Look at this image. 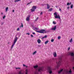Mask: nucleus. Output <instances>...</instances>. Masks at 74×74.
Returning a JSON list of instances; mask_svg holds the SVG:
<instances>
[{
  "label": "nucleus",
  "mask_w": 74,
  "mask_h": 74,
  "mask_svg": "<svg viewBox=\"0 0 74 74\" xmlns=\"http://www.w3.org/2000/svg\"><path fill=\"white\" fill-rule=\"evenodd\" d=\"M8 44H9V43H8Z\"/></svg>",
  "instance_id": "obj_52"
},
{
  "label": "nucleus",
  "mask_w": 74,
  "mask_h": 74,
  "mask_svg": "<svg viewBox=\"0 0 74 74\" xmlns=\"http://www.w3.org/2000/svg\"><path fill=\"white\" fill-rule=\"evenodd\" d=\"M16 69H21V68H16Z\"/></svg>",
  "instance_id": "obj_32"
},
{
  "label": "nucleus",
  "mask_w": 74,
  "mask_h": 74,
  "mask_svg": "<svg viewBox=\"0 0 74 74\" xmlns=\"http://www.w3.org/2000/svg\"><path fill=\"white\" fill-rule=\"evenodd\" d=\"M38 17H37V18L35 20V21H37V20H38Z\"/></svg>",
  "instance_id": "obj_30"
},
{
  "label": "nucleus",
  "mask_w": 74,
  "mask_h": 74,
  "mask_svg": "<svg viewBox=\"0 0 74 74\" xmlns=\"http://www.w3.org/2000/svg\"><path fill=\"white\" fill-rule=\"evenodd\" d=\"M47 69L49 70V74H51L52 73V71H51V68L50 67H48L47 68Z\"/></svg>",
  "instance_id": "obj_7"
},
{
  "label": "nucleus",
  "mask_w": 74,
  "mask_h": 74,
  "mask_svg": "<svg viewBox=\"0 0 74 74\" xmlns=\"http://www.w3.org/2000/svg\"><path fill=\"white\" fill-rule=\"evenodd\" d=\"M30 15H28L26 19V21H30Z\"/></svg>",
  "instance_id": "obj_6"
},
{
  "label": "nucleus",
  "mask_w": 74,
  "mask_h": 74,
  "mask_svg": "<svg viewBox=\"0 0 74 74\" xmlns=\"http://www.w3.org/2000/svg\"><path fill=\"white\" fill-rule=\"evenodd\" d=\"M48 42H49V41L48 40L46 41L45 42V44H47Z\"/></svg>",
  "instance_id": "obj_21"
},
{
  "label": "nucleus",
  "mask_w": 74,
  "mask_h": 74,
  "mask_svg": "<svg viewBox=\"0 0 74 74\" xmlns=\"http://www.w3.org/2000/svg\"><path fill=\"white\" fill-rule=\"evenodd\" d=\"M1 14H2V15H3V13H2Z\"/></svg>",
  "instance_id": "obj_50"
},
{
  "label": "nucleus",
  "mask_w": 74,
  "mask_h": 74,
  "mask_svg": "<svg viewBox=\"0 0 74 74\" xmlns=\"http://www.w3.org/2000/svg\"><path fill=\"white\" fill-rule=\"evenodd\" d=\"M37 67H38V65H36L34 66V69H36L37 68Z\"/></svg>",
  "instance_id": "obj_17"
},
{
  "label": "nucleus",
  "mask_w": 74,
  "mask_h": 74,
  "mask_svg": "<svg viewBox=\"0 0 74 74\" xmlns=\"http://www.w3.org/2000/svg\"><path fill=\"white\" fill-rule=\"evenodd\" d=\"M31 37H34V36H33V35H31Z\"/></svg>",
  "instance_id": "obj_37"
},
{
  "label": "nucleus",
  "mask_w": 74,
  "mask_h": 74,
  "mask_svg": "<svg viewBox=\"0 0 74 74\" xmlns=\"http://www.w3.org/2000/svg\"><path fill=\"white\" fill-rule=\"evenodd\" d=\"M37 8V6H36L34 5L32 7V8L31 9V10L32 12H33L35 11L36 9Z\"/></svg>",
  "instance_id": "obj_4"
},
{
  "label": "nucleus",
  "mask_w": 74,
  "mask_h": 74,
  "mask_svg": "<svg viewBox=\"0 0 74 74\" xmlns=\"http://www.w3.org/2000/svg\"><path fill=\"white\" fill-rule=\"evenodd\" d=\"M25 73L26 74H27L28 73V70L27 69H26Z\"/></svg>",
  "instance_id": "obj_14"
},
{
  "label": "nucleus",
  "mask_w": 74,
  "mask_h": 74,
  "mask_svg": "<svg viewBox=\"0 0 74 74\" xmlns=\"http://www.w3.org/2000/svg\"><path fill=\"white\" fill-rule=\"evenodd\" d=\"M42 14V12H41L40 13V15H41Z\"/></svg>",
  "instance_id": "obj_43"
},
{
  "label": "nucleus",
  "mask_w": 74,
  "mask_h": 74,
  "mask_svg": "<svg viewBox=\"0 0 74 74\" xmlns=\"http://www.w3.org/2000/svg\"><path fill=\"white\" fill-rule=\"evenodd\" d=\"M53 24H54V25H55V24H56V23H55V21H53Z\"/></svg>",
  "instance_id": "obj_29"
},
{
  "label": "nucleus",
  "mask_w": 74,
  "mask_h": 74,
  "mask_svg": "<svg viewBox=\"0 0 74 74\" xmlns=\"http://www.w3.org/2000/svg\"><path fill=\"white\" fill-rule=\"evenodd\" d=\"M23 27V24H22V23H21V27Z\"/></svg>",
  "instance_id": "obj_35"
},
{
  "label": "nucleus",
  "mask_w": 74,
  "mask_h": 74,
  "mask_svg": "<svg viewBox=\"0 0 74 74\" xmlns=\"http://www.w3.org/2000/svg\"><path fill=\"white\" fill-rule=\"evenodd\" d=\"M52 8H50L49 9V10H48V11H52Z\"/></svg>",
  "instance_id": "obj_18"
},
{
  "label": "nucleus",
  "mask_w": 74,
  "mask_h": 74,
  "mask_svg": "<svg viewBox=\"0 0 74 74\" xmlns=\"http://www.w3.org/2000/svg\"><path fill=\"white\" fill-rule=\"evenodd\" d=\"M17 40H18V37H16L15 38L14 40V43L11 46V49H12V48H13V47L14 46L15 44V43H16V41H17Z\"/></svg>",
  "instance_id": "obj_2"
},
{
  "label": "nucleus",
  "mask_w": 74,
  "mask_h": 74,
  "mask_svg": "<svg viewBox=\"0 0 74 74\" xmlns=\"http://www.w3.org/2000/svg\"><path fill=\"white\" fill-rule=\"evenodd\" d=\"M51 42H53V41H54V39H51Z\"/></svg>",
  "instance_id": "obj_26"
},
{
  "label": "nucleus",
  "mask_w": 74,
  "mask_h": 74,
  "mask_svg": "<svg viewBox=\"0 0 74 74\" xmlns=\"http://www.w3.org/2000/svg\"><path fill=\"white\" fill-rule=\"evenodd\" d=\"M5 16H4L3 17V19H5Z\"/></svg>",
  "instance_id": "obj_33"
},
{
  "label": "nucleus",
  "mask_w": 74,
  "mask_h": 74,
  "mask_svg": "<svg viewBox=\"0 0 74 74\" xmlns=\"http://www.w3.org/2000/svg\"><path fill=\"white\" fill-rule=\"evenodd\" d=\"M23 66L24 67H25V66H26V65H25L23 64Z\"/></svg>",
  "instance_id": "obj_42"
},
{
  "label": "nucleus",
  "mask_w": 74,
  "mask_h": 74,
  "mask_svg": "<svg viewBox=\"0 0 74 74\" xmlns=\"http://www.w3.org/2000/svg\"><path fill=\"white\" fill-rule=\"evenodd\" d=\"M56 29V26H55L54 27L52 28L51 30H55Z\"/></svg>",
  "instance_id": "obj_8"
},
{
  "label": "nucleus",
  "mask_w": 74,
  "mask_h": 74,
  "mask_svg": "<svg viewBox=\"0 0 74 74\" xmlns=\"http://www.w3.org/2000/svg\"><path fill=\"white\" fill-rule=\"evenodd\" d=\"M73 70H74V67H73Z\"/></svg>",
  "instance_id": "obj_49"
},
{
  "label": "nucleus",
  "mask_w": 74,
  "mask_h": 74,
  "mask_svg": "<svg viewBox=\"0 0 74 74\" xmlns=\"http://www.w3.org/2000/svg\"><path fill=\"white\" fill-rule=\"evenodd\" d=\"M36 53H37V51H35V52H34L33 53V54L34 55V54H36Z\"/></svg>",
  "instance_id": "obj_23"
},
{
  "label": "nucleus",
  "mask_w": 74,
  "mask_h": 74,
  "mask_svg": "<svg viewBox=\"0 0 74 74\" xmlns=\"http://www.w3.org/2000/svg\"><path fill=\"white\" fill-rule=\"evenodd\" d=\"M54 15L56 16L55 17V18H56V19L58 18L59 19H60V15H59V14L58 15H57V12H55L54 14Z\"/></svg>",
  "instance_id": "obj_3"
},
{
  "label": "nucleus",
  "mask_w": 74,
  "mask_h": 74,
  "mask_svg": "<svg viewBox=\"0 0 74 74\" xmlns=\"http://www.w3.org/2000/svg\"><path fill=\"white\" fill-rule=\"evenodd\" d=\"M25 67H27V66L25 65Z\"/></svg>",
  "instance_id": "obj_48"
},
{
  "label": "nucleus",
  "mask_w": 74,
  "mask_h": 74,
  "mask_svg": "<svg viewBox=\"0 0 74 74\" xmlns=\"http://www.w3.org/2000/svg\"><path fill=\"white\" fill-rule=\"evenodd\" d=\"M32 34H35V33H34V32H33V33H32Z\"/></svg>",
  "instance_id": "obj_46"
},
{
  "label": "nucleus",
  "mask_w": 74,
  "mask_h": 74,
  "mask_svg": "<svg viewBox=\"0 0 74 74\" xmlns=\"http://www.w3.org/2000/svg\"><path fill=\"white\" fill-rule=\"evenodd\" d=\"M69 73H72V72L71 71V69H70V71L69 72Z\"/></svg>",
  "instance_id": "obj_25"
},
{
  "label": "nucleus",
  "mask_w": 74,
  "mask_h": 74,
  "mask_svg": "<svg viewBox=\"0 0 74 74\" xmlns=\"http://www.w3.org/2000/svg\"><path fill=\"white\" fill-rule=\"evenodd\" d=\"M26 34H28V35H30V33H27Z\"/></svg>",
  "instance_id": "obj_38"
},
{
  "label": "nucleus",
  "mask_w": 74,
  "mask_h": 74,
  "mask_svg": "<svg viewBox=\"0 0 74 74\" xmlns=\"http://www.w3.org/2000/svg\"><path fill=\"white\" fill-rule=\"evenodd\" d=\"M63 69H62L60 71H58V74H60V73H61L63 71Z\"/></svg>",
  "instance_id": "obj_13"
},
{
  "label": "nucleus",
  "mask_w": 74,
  "mask_h": 74,
  "mask_svg": "<svg viewBox=\"0 0 74 74\" xmlns=\"http://www.w3.org/2000/svg\"><path fill=\"white\" fill-rule=\"evenodd\" d=\"M70 47H69L68 49V50H70Z\"/></svg>",
  "instance_id": "obj_41"
},
{
  "label": "nucleus",
  "mask_w": 74,
  "mask_h": 74,
  "mask_svg": "<svg viewBox=\"0 0 74 74\" xmlns=\"http://www.w3.org/2000/svg\"><path fill=\"white\" fill-rule=\"evenodd\" d=\"M38 28L37 27H35L34 29V30H35V32H38V33H45L47 32L45 29H42L39 31L36 30H38Z\"/></svg>",
  "instance_id": "obj_1"
},
{
  "label": "nucleus",
  "mask_w": 74,
  "mask_h": 74,
  "mask_svg": "<svg viewBox=\"0 0 74 74\" xmlns=\"http://www.w3.org/2000/svg\"><path fill=\"white\" fill-rule=\"evenodd\" d=\"M61 62H62V57L59 58V61L58 62H57V63L58 64V66H59L60 65V63H61Z\"/></svg>",
  "instance_id": "obj_5"
},
{
  "label": "nucleus",
  "mask_w": 74,
  "mask_h": 74,
  "mask_svg": "<svg viewBox=\"0 0 74 74\" xmlns=\"http://www.w3.org/2000/svg\"><path fill=\"white\" fill-rule=\"evenodd\" d=\"M42 71V67H39V69H38V71Z\"/></svg>",
  "instance_id": "obj_9"
},
{
  "label": "nucleus",
  "mask_w": 74,
  "mask_h": 74,
  "mask_svg": "<svg viewBox=\"0 0 74 74\" xmlns=\"http://www.w3.org/2000/svg\"><path fill=\"white\" fill-rule=\"evenodd\" d=\"M47 36L45 35V36L44 37H43L42 38V39H44V38H47Z\"/></svg>",
  "instance_id": "obj_19"
},
{
  "label": "nucleus",
  "mask_w": 74,
  "mask_h": 74,
  "mask_svg": "<svg viewBox=\"0 0 74 74\" xmlns=\"http://www.w3.org/2000/svg\"><path fill=\"white\" fill-rule=\"evenodd\" d=\"M69 8H70V7L69 6L67 8V9H68V10H69Z\"/></svg>",
  "instance_id": "obj_36"
},
{
  "label": "nucleus",
  "mask_w": 74,
  "mask_h": 74,
  "mask_svg": "<svg viewBox=\"0 0 74 74\" xmlns=\"http://www.w3.org/2000/svg\"><path fill=\"white\" fill-rule=\"evenodd\" d=\"M59 11H61V9L60 8L59 9Z\"/></svg>",
  "instance_id": "obj_44"
},
{
  "label": "nucleus",
  "mask_w": 74,
  "mask_h": 74,
  "mask_svg": "<svg viewBox=\"0 0 74 74\" xmlns=\"http://www.w3.org/2000/svg\"><path fill=\"white\" fill-rule=\"evenodd\" d=\"M32 3V2H30V3H28L27 4V5H29V4H30V3Z\"/></svg>",
  "instance_id": "obj_39"
},
{
  "label": "nucleus",
  "mask_w": 74,
  "mask_h": 74,
  "mask_svg": "<svg viewBox=\"0 0 74 74\" xmlns=\"http://www.w3.org/2000/svg\"><path fill=\"white\" fill-rule=\"evenodd\" d=\"M70 5V3H68L67 4V5Z\"/></svg>",
  "instance_id": "obj_31"
},
{
  "label": "nucleus",
  "mask_w": 74,
  "mask_h": 74,
  "mask_svg": "<svg viewBox=\"0 0 74 74\" xmlns=\"http://www.w3.org/2000/svg\"><path fill=\"white\" fill-rule=\"evenodd\" d=\"M17 31H19V28H18L17 29Z\"/></svg>",
  "instance_id": "obj_34"
},
{
  "label": "nucleus",
  "mask_w": 74,
  "mask_h": 74,
  "mask_svg": "<svg viewBox=\"0 0 74 74\" xmlns=\"http://www.w3.org/2000/svg\"><path fill=\"white\" fill-rule=\"evenodd\" d=\"M53 55L54 57H56V56H57V54H56V52L53 53Z\"/></svg>",
  "instance_id": "obj_10"
},
{
  "label": "nucleus",
  "mask_w": 74,
  "mask_h": 74,
  "mask_svg": "<svg viewBox=\"0 0 74 74\" xmlns=\"http://www.w3.org/2000/svg\"><path fill=\"white\" fill-rule=\"evenodd\" d=\"M35 74H38V72H36L35 73Z\"/></svg>",
  "instance_id": "obj_40"
},
{
  "label": "nucleus",
  "mask_w": 74,
  "mask_h": 74,
  "mask_svg": "<svg viewBox=\"0 0 74 74\" xmlns=\"http://www.w3.org/2000/svg\"><path fill=\"white\" fill-rule=\"evenodd\" d=\"M73 41V38H71V39L69 41V42H72V41Z\"/></svg>",
  "instance_id": "obj_24"
},
{
  "label": "nucleus",
  "mask_w": 74,
  "mask_h": 74,
  "mask_svg": "<svg viewBox=\"0 0 74 74\" xmlns=\"http://www.w3.org/2000/svg\"><path fill=\"white\" fill-rule=\"evenodd\" d=\"M21 1V0H16V1H15V2H17L18 1Z\"/></svg>",
  "instance_id": "obj_27"
},
{
  "label": "nucleus",
  "mask_w": 74,
  "mask_h": 74,
  "mask_svg": "<svg viewBox=\"0 0 74 74\" xmlns=\"http://www.w3.org/2000/svg\"><path fill=\"white\" fill-rule=\"evenodd\" d=\"M8 7H7L5 9L6 12H7V11H8Z\"/></svg>",
  "instance_id": "obj_16"
},
{
  "label": "nucleus",
  "mask_w": 74,
  "mask_h": 74,
  "mask_svg": "<svg viewBox=\"0 0 74 74\" xmlns=\"http://www.w3.org/2000/svg\"><path fill=\"white\" fill-rule=\"evenodd\" d=\"M71 2H70L69 3V5H71Z\"/></svg>",
  "instance_id": "obj_45"
},
{
  "label": "nucleus",
  "mask_w": 74,
  "mask_h": 74,
  "mask_svg": "<svg viewBox=\"0 0 74 74\" xmlns=\"http://www.w3.org/2000/svg\"><path fill=\"white\" fill-rule=\"evenodd\" d=\"M73 8V4H72L71 5V8Z\"/></svg>",
  "instance_id": "obj_22"
},
{
  "label": "nucleus",
  "mask_w": 74,
  "mask_h": 74,
  "mask_svg": "<svg viewBox=\"0 0 74 74\" xmlns=\"http://www.w3.org/2000/svg\"><path fill=\"white\" fill-rule=\"evenodd\" d=\"M56 8H58V6H56Z\"/></svg>",
  "instance_id": "obj_51"
},
{
  "label": "nucleus",
  "mask_w": 74,
  "mask_h": 74,
  "mask_svg": "<svg viewBox=\"0 0 74 74\" xmlns=\"http://www.w3.org/2000/svg\"><path fill=\"white\" fill-rule=\"evenodd\" d=\"M18 74H24L23 73H22V72L21 71H20L18 73Z\"/></svg>",
  "instance_id": "obj_20"
},
{
  "label": "nucleus",
  "mask_w": 74,
  "mask_h": 74,
  "mask_svg": "<svg viewBox=\"0 0 74 74\" xmlns=\"http://www.w3.org/2000/svg\"><path fill=\"white\" fill-rule=\"evenodd\" d=\"M47 5L48 9H49L50 8V6L48 3H47Z\"/></svg>",
  "instance_id": "obj_15"
},
{
  "label": "nucleus",
  "mask_w": 74,
  "mask_h": 74,
  "mask_svg": "<svg viewBox=\"0 0 74 74\" xmlns=\"http://www.w3.org/2000/svg\"><path fill=\"white\" fill-rule=\"evenodd\" d=\"M14 12V10H13V12Z\"/></svg>",
  "instance_id": "obj_47"
},
{
  "label": "nucleus",
  "mask_w": 74,
  "mask_h": 74,
  "mask_svg": "<svg viewBox=\"0 0 74 74\" xmlns=\"http://www.w3.org/2000/svg\"><path fill=\"white\" fill-rule=\"evenodd\" d=\"M41 42V40L40 39H38L37 40V42L38 44H40Z\"/></svg>",
  "instance_id": "obj_11"
},
{
  "label": "nucleus",
  "mask_w": 74,
  "mask_h": 74,
  "mask_svg": "<svg viewBox=\"0 0 74 74\" xmlns=\"http://www.w3.org/2000/svg\"><path fill=\"white\" fill-rule=\"evenodd\" d=\"M61 38V37L59 36L58 37V40H60Z\"/></svg>",
  "instance_id": "obj_28"
},
{
  "label": "nucleus",
  "mask_w": 74,
  "mask_h": 74,
  "mask_svg": "<svg viewBox=\"0 0 74 74\" xmlns=\"http://www.w3.org/2000/svg\"><path fill=\"white\" fill-rule=\"evenodd\" d=\"M69 55H71V56H74V53L70 52L69 53Z\"/></svg>",
  "instance_id": "obj_12"
}]
</instances>
